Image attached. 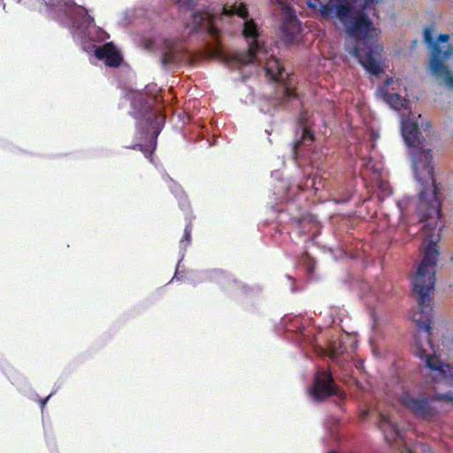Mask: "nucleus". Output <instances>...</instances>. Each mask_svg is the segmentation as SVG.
I'll return each instance as SVG.
<instances>
[{
  "mask_svg": "<svg viewBox=\"0 0 453 453\" xmlns=\"http://www.w3.org/2000/svg\"><path fill=\"white\" fill-rule=\"evenodd\" d=\"M283 72V67L277 59H271L266 62L265 73L273 81L279 80Z\"/></svg>",
  "mask_w": 453,
  "mask_h": 453,
  "instance_id": "2eb2a0df",
  "label": "nucleus"
},
{
  "mask_svg": "<svg viewBox=\"0 0 453 453\" xmlns=\"http://www.w3.org/2000/svg\"><path fill=\"white\" fill-rule=\"evenodd\" d=\"M215 277L219 280V283L224 285L225 281L230 282V277L229 275L226 274L223 272H216Z\"/></svg>",
  "mask_w": 453,
  "mask_h": 453,
  "instance_id": "b1692460",
  "label": "nucleus"
},
{
  "mask_svg": "<svg viewBox=\"0 0 453 453\" xmlns=\"http://www.w3.org/2000/svg\"><path fill=\"white\" fill-rule=\"evenodd\" d=\"M449 39L448 34H441L437 41L434 39V27H426L424 30V41L431 49L429 58V72L436 80L444 83L448 88H453V73L447 62L453 57V45L441 46L440 42H447Z\"/></svg>",
  "mask_w": 453,
  "mask_h": 453,
  "instance_id": "39448f33",
  "label": "nucleus"
},
{
  "mask_svg": "<svg viewBox=\"0 0 453 453\" xmlns=\"http://www.w3.org/2000/svg\"><path fill=\"white\" fill-rule=\"evenodd\" d=\"M312 397L319 402H322L332 395H335L339 399L341 405L345 398L346 394L335 384L331 372H319L314 379L313 385L311 388Z\"/></svg>",
  "mask_w": 453,
  "mask_h": 453,
  "instance_id": "0eeeda50",
  "label": "nucleus"
},
{
  "mask_svg": "<svg viewBox=\"0 0 453 453\" xmlns=\"http://www.w3.org/2000/svg\"><path fill=\"white\" fill-rule=\"evenodd\" d=\"M17 2L28 8H35L36 4L40 5L44 4V0H17Z\"/></svg>",
  "mask_w": 453,
  "mask_h": 453,
  "instance_id": "412c9836",
  "label": "nucleus"
},
{
  "mask_svg": "<svg viewBox=\"0 0 453 453\" xmlns=\"http://www.w3.org/2000/svg\"><path fill=\"white\" fill-rule=\"evenodd\" d=\"M131 102V116L136 119V131L141 135H148L152 130L158 135L165 125V117L162 113V107L157 104V99L141 91L128 94Z\"/></svg>",
  "mask_w": 453,
  "mask_h": 453,
  "instance_id": "20e7f679",
  "label": "nucleus"
},
{
  "mask_svg": "<svg viewBox=\"0 0 453 453\" xmlns=\"http://www.w3.org/2000/svg\"><path fill=\"white\" fill-rule=\"evenodd\" d=\"M378 188L380 192L379 195L380 199H384L387 196H389L392 194V189L389 183L383 180H378Z\"/></svg>",
  "mask_w": 453,
  "mask_h": 453,
  "instance_id": "6ab92c4d",
  "label": "nucleus"
},
{
  "mask_svg": "<svg viewBox=\"0 0 453 453\" xmlns=\"http://www.w3.org/2000/svg\"><path fill=\"white\" fill-rule=\"evenodd\" d=\"M137 134L139 135L138 139L140 140L147 139V137L150 136L148 143H135L132 146H129L128 148L132 150H138L142 151L146 157H151L154 150H156L157 138L158 135H156L152 130H150L149 134L143 135L142 138H141V135L138 133Z\"/></svg>",
  "mask_w": 453,
  "mask_h": 453,
  "instance_id": "4468645a",
  "label": "nucleus"
},
{
  "mask_svg": "<svg viewBox=\"0 0 453 453\" xmlns=\"http://www.w3.org/2000/svg\"><path fill=\"white\" fill-rule=\"evenodd\" d=\"M297 121L300 127L301 137L294 142L293 150L296 154L301 145H310L314 141V134L310 128L309 115L306 111L300 112Z\"/></svg>",
  "mask_w": 453,
  "mask_h": 453,
  "instance_id": "f8f14e48",
  "label": "nucleus"
},
{
  "mask_svg": "<svg viewBox=\"0 0 453 453\" xmlns=\"http://www.w3.org/2000/svg\"><path fill=\"white\" fill-rule=\"evenodd\" d=\"M349 36L357 40V45L351 50L361 65L372 75L378 76L383 73L380 63L383 48L374 38L376 29L369 17L363 12L356 13L346 27Z\"/></svg>",
  "mask_w": 453,
  "mask_h": 453,
  "instance_id": "7ed1b4c3",
  "label": "nucleus"
},
{
  "mask_svg": "<svg viewBox=\"0 0 453 453\" xmlns=\"http://www.w3.org/2000/svg\"><path fill=\"white\" fill-rule=\"evenodd\" d=\"M61 0H51V4H55L56 3H59Z\"/></svg>",
  "mask_w": 453,
  "mask_h": 453,
  "instance_id": "7c9ffc66",
  "label": "nucleus"
},
{
  "mask_svg": "<svg viewBox=\"0 0 453 453\" xmlns=\"http://www.w3.org/2000/svg\"><path fill=\"white\" fill-rule=\"evenodd\" d=\"M401 131L405 143L411 148L415 176L423 186L419 193L418 212L424 220L439 219L441 215V202L438 197V184L434 174L431 150L420 147L422 142L418 123L410 117L402 116Z\"/></svg>",
  "mask_w": 453,
  "mask_h": 453,
  "instance_id": "f03ea898",
  "label": "nucleus"
},
{
  "mask_svg": "<svg viewBox=\"0 0 453 453\" xmlns=\"http://www.w3.org/2000/svg\"><path fill=\"white\" fill-rule=\"evenodd\" d=\"M193 230V226L191 224V221L189 220L188 223L186 225L184 229L183 237L180 240V243L186 248L188 245L191 243V234Z\"/></svg>",
  "mask_w": 453,
  "mask_h": 453,
  "instance_id": "aec40b11",
  "label": "nucleus"
},
{
  "mask_svg": "<svg viewBox=\"0 0 453 453\" xmlns=\"http://www.w3.org/2000/svg\"><path fill=\"white\" fill-rule=\"evenodd\" d=\"M286 96H289V97H292V96H295V93L290 89V88H287L286 89Z\"/></svg>",
  "mask_w": 453,
  "mask_h": 453,
  "instance_id": "bb28decb",
  "label": "nucleus"
},
{
  "mask_svg": "<svg viewBox=\"0 0 453 453\" xmlns=\"http://www.w3.org/2000/svg\"><path fill=\"white\" fill-rule=\"evenodd\" d=\"M379 428L383 431L385 440L388 443H392L399 440L403 442L401 453H433L431 448L426 443L418 442L413 448L407 447L406 443L403 441L402 434L398 430L395 424H394L388 416L380 414L378 423Z\"/></svg>",
  "mask_w": 453,
  "mask_h": 453,
  "instance_id": "1a4fd4ad",
  "label": "nucleus"
},
{
  "mask_svg": "<svg viewBox=\"0 0 453 453\" xmlns=\"http://www.w3.org/2000/svg\"><path fill=\"white\" fill-rule=\"evenodd\" d=\"M50 395H49L48 397H46V398H45V399H43V400H41V405H42V407H43V406L46 404V403H47L48 399L50 398Z\"/></svg>",
  "mask_w": 453,
  "mask_h": 453,
  "instance_id": "cd10ccee",
  "label": "nucleus"
},
{
  "mask_svg": "<svg viewBox=\"0 0 453 453\" xmlns=\"http://www.w3.org/2000/svg\"><path fill=\"white\" fill-rule=\"evenodd\" d=\"M222 14L225 15V16H233V15H237L242 19H246L248 17V11H247V8L245 6V4H240L238 6H236L235 4L234 5H232V6H229L227 7L226 5H225L223 8H222Z\"/></svg>",
  "mask_w": 453,
  "mask_h": 453,
  "instance_id": "dca6fc26",
  "label": "nucleus"
},
{
  "mask_svg": "<svg viewBox=\"0 0 453 453\" xmlns=\"http://www.w3.org/2000/svg\"><path fill=\"white\" fill-rule=\"evenodd\" d=\"M296 222L298 228L300 229L301 234H306L310 232L315 226V222L311 217L296 219Z\"/></svg>",
  "mask_w": 453,
  "mask_h": 453,
  "instance_id": "f3484780",
  "label": "nucleus"
},
{
  "mask_svg": "<svg viewBox=\"0 0 453 453\" xmlns=\"http://www.w3.org/2000/svg\"><path fill=\"white\" fill-rule=\"evenodd\" d=\"M439 250L436 242H430L424 251L412 283V292L418 306L412 311V320L418 327L414 335L413 354L425 360L426 367L437 372L441 379L447 378L450 366L443 364L437 356L427 354L426 347H432L431 324L433 319V294L435 284V267Z\"/></svg>",
  "mask_w": 453,
  "mask_h": 453,
  "instance_id": "f257e3e1",
  "label": "nucleus"
},
{
  "mask_svg": "<svg viewBox=\"0 0 453 453\" xmlns=\"http://www.w3.org/2000/svg\"><path fill=\"white\" fill-rule=\"evenodd\" d=\"M336 356H337V353L334 350H331V354H330L331 358H335Z\"/></svg>",
  "mask_w": 453,
  "mask_h": 453,
  "instance_id": "c85d7f7f",
  "label": "nucleus"
},
{
  "mask_svg": "<svg viewBox=\"0 0 453 453\" xmlns=\"http://www.w3.org/2000/svg\"><path fill=\"white\" fill-rule=\"evenodd\" d=\"M378 96L388 104L393 109L400 111L406 109L407 100L397 93L390 94L385 87H379L377 89Z\"/></svg>",
  "mask_w": 453,
  "mask_h": 453,
  "instance_id": "ddd939ff",
  "label": "nucleus"
},
{
  "mask_svg": "<svg viewBox=\"0 0 453 453\" xmlns=\"http://www.w3.org/2000/svg\"><path fill=\"white\" fill-rule=\"evenodd\" d=\"M242 35L251 41L249 43L248 50L238 53L236 59L244 65L260 62L261 60L258 58L257 55L263 51L264 47L257 41L259 32L257 24L252 19L243 22Z\"/></svg>",
  "mask_w": 453,
  "mask_h": 453,
  "instance_id": "6e6552de",
  "label": "nucleus"
},
{
  "mask_svg": "<svg viewBox=\"0 0 453 453\" xmlns=\"http://www.w3.org/2000/svg\"><path fill=\"white\" fill-rule=\"evenodd\" d=\"M177 62V54L174 50H169L163 53L161 58V64L165 66L174 64Z\"/></svg>",
  "mask_w": 453,
  "mask_h": 453,
  "instance_id": "a211bd4d",
  "label": "nucleus"
},
{
  "mask_svg": "<svg viewBox=\"0 0 453 453\" xmlns=\"http://www.w3.org/2000/svg\"><path fill=\"white\" fill-rule=\"evenodd\" d=\"M368 411H364L363 413H362V418H365L368 416Z\"/></svg>",
  "mask_w": 453,
  "mask_h": 453,
  "instance_id": "c756f323",
  "label": "nucleus"
},
{
  "mask_svg": "<svg viewBox=\"0 0 453 453\" xmlns=\"http://www.w3.org/2000/svg\"><path fill=\"white\" fill-rule=\"evenodd\" d=\"M176 4L180 8H186V9H193L196 5L195 0H176Z\"/></svg>",
  "mask_w": 453,
  "mask_h": 453,
  "instance_id": "4be33fe9",
  "label": "nucleus"
},
{
  "mask_svg": "<svg viewBox=\"0 0 453 453\" xmlns=\"http://www.w3.org/2000/svg\"><path fill=\"white\" fill-rule=\"evenodd\" d=\"M328 453H337V452H335V451H329Z\"/></svg>",
  "mask_w": 453,
  "mask_h": 453,
  "instance_id": "2f4dec72",
  "label": "nucleus"
},
{
  "mask_svg": "<svg viewBox=\"0 0 453 453\" xmlns=\"http://www.w3.org/2000/svg\"><path fill=\"white\" fill-rule=\"evenodd\" d=\"M165 181L169 183V187L173 192L177 193L178 191H182L180 186L175 182L169 175L166 176Z\"/></svg>",
  "mask_w": 453,
  "mask_h": 453,
  "instance_id": "5701e85b",
  "label": "nucleus"
},
{
  "mask_svg": "<svg viewBox=\"0 0 453 453\" xmlns=\"http://www.w3.org/2000/svg\"><path fill=\"white\" fill-rule=\"evenodd\" d=\"M217 19L221 17L210 12H196L192 14V28L196 32L207 33L214 39H219L220 30L216 27Z\"/></svg>",
  "mask_w": 453,
  "mask_h": 453,
  "instance_id": "9d476101",
  "label": "nucleus"
},
{
  "mask_svg": "<svg viewBox=\"0 0 453 453\" xmlns=\"http://www.w3.org/2000/svg\"><path fill=\"white\" fill-rule=\"evenodd\" d=\"M95 56L97 59L104 60L105 65L110 67L119 66L123 60L120 52L112 42H106L97 47L95 50Z\"/></svg>",
  "mask_w": 453,
  "mask_h": 453,
  "instance_id": "9b49d317",
  "label": "nucleus"
},
{
  "mask_svg": "<svg viewBox=\"0 0 453 453\" xmlns=\"http://www.w3.org/2000/svg\"><path fill=\"white\" fill-rule=\"evenodd\" d=\"M437 395L434 397L425 395L416 396L410 392H403L399 402L405 410L415 417L424 420H431L437 414V410L432 405L433 400L439 401L436 398Z\"/></svg>",
  "mask_w": 453,
  "mask_h": 453,
  "instance_id": "423d86ee",
  "label": "nucleus"
},
{
  "mask_svg": "<svg viewBox=\"0 0 453 453\" xmlns=\"http://www.w3.org/2000/svg\"><path fill=\"white\" fill-rule=\"evenodd\" d=\"M438 400H446L447 402H453V393L439 394L436 396Z\"/></svg>",
  "mask_w": 453,
  "mask_h": 453,
  "instance_id": "393cba45",
  "label": "nucleus"
},
{
  "mask_svg": "<svg viewBox=\"0 0 453 453\" xmlns=\"http://www.w3.org/2000/svg\"><path fill=\"white\" fill-rule=\"evenodd\" d=\"M392 82H393V79H392V78L388 77V78L385 80V85H384L383 87H385L386 88H388V86H389Z\"/></svg>",
  "mask_w": 453,
  "mask_h": 453,
  "instance_id": "a878e982",
  "label": "nucleus"
}]
</instances>
